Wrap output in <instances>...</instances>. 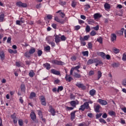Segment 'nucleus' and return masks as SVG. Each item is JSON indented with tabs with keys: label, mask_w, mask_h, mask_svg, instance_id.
<instances>
[{
	"label": "nucleus",
	"mask_w": 126,
	"mask_h": 126,
	"mask_svg": "<svg viewBox=\"0 0 126 126\" xmlns=\"http://www.w3.org/2000/svg\"><path fill=\"white\" fill-rule=\"evenodd\" d=\"M89 38H90V35H85L84 37L80 36L79 40L80 41L81 46H86V42L85 41H88Z\"/></svg>",
	"instance_id": "nucleus-1"
},
{
	"label": "nucleus",
	"mask_w": 126,
	"mask_h": 126,
	"mask_svg": "<svg viewBox=\"0 0 126 126\" xmlns=\"http://www.w3.org/2000/svg\"><path fill=\"white\" fill-rule=\"evenodd\" d=\"M52 63L53 64H56L57 65H63L64 64V63L62 61H58L57 60H52Z\"/></svg>",
	"instance_id": "nucleus-2"
},
{
	"label": "nucleus",
	"mask_w": 126,
	"mask_h": 126,
	"mask_svg": "<svg viewBox=\"0 0 126 126\" xmlns=\"http://www.w3.org/2000/svg\"><path fill=\"white\" fill-rule=\"evenodd\" d=\"M39 99L42 106H47V102H46V98H45V96L41 95Z\"/></svg>",
	"instance_id": "nucleus-3"
},
{
	"label": "nucleus",
	"mask_w": 126,
	"mask_h": 126,
	"mask_svg": "<svg viewBox=\"0 0 126 126\" xmlns=\"http://www.w3.org/2000/svg\"><path fill=\"white\" fill-rule=\"evenodd\" d=\"M75 85L77 87H78V88H81L82 90H85V89H86V86L81 83L77 82Z\"/></svg>",
	"instance_id": "nucleus-4"
},
{
	"label": "nucleus",
	"mask_w": 126,
	"mask_h": 126,
	"mask_svg": "<svg viewBox=\"0 0 126 126\" xmlns=\"http://www.w3.org/2000/svg\"><path fill=\"white\" fill-rule=\"evenodd\" d=\"M16 5L19 7H27V4H26V3H23L21 1L17 2Z\"/></svg>",
	"instance_id": "nucleus-5"
},
{
	"label": "nucleus",
	"mask_w": 126,
	"mask_h": 126,
	"mask_svg": "<svg viewBox=\"0 0 126 126\" xmlns=\"http://www.w3.org/2000/svg\"><path fill=\"white\" fill-rule=\"evenodd\" d=\"M55 21L58 22V23H60L61 24H64L65 23V21L63 19H60L58 16H56L54 18Z\"/></svg>",
	"instance_id": "nucleus-6"
},
{
	"label": "nucleus",
	"mask_w": 126,
	"mask_h": 126,
	"mask_svg": "<svg viewBox=\"0 0 126 126\" xmlns=\"http://www.w3.org/2000/svg\"><path fill=\"white\" fill-rule=\"evenodd\" d=\"M30 117L33 122H34V123H38V121L36 120V114H35L34 112H32Z\"/></svg>",
	"instance_id": "nucleus-7"
},
{
	"label": "nucleus",
	"mask_w": 126,
	"mask_h": 126,
	"mask_svg": "<svg viewBox=\"0 0 126 126\" xmlns=\"http://www.w3.org/2000/svg\"><path fill=\"white\" fill-rule=\"evenodd\" d=\"M50 110L49 112L51 113L52 116H56V110L54 109V108H53V106L52 105H50L49 106Z\"/></svg>",
	"instance_id": "nucleus-8"
},
{
	"label": "nucleus",
	"mask_w": 126,
	"mask_h": 126,
	"mask_svg": "<svg viewBox=\"0 0 126 126\" xmlns=\"http://www.w3.org/2000/svg\"><path fill=\"white\" fill-rule=\"evenodd\" d=\"M111 41L114 43L117 41V35L115 33H112L111 35Z\"/></svg>",
	"instance_id": "nucleus-9"
},
{
	"label": "nucleus",
	"mask_w": 126,
	"mask_h": 126,
	"mask_svg": "<svg viewBox=\"0 0 126 126\" xmlns=\"http://www.w3.org/2000/svg\"><path fill=\"white\" fill-rule=\"evenodd\" d=\"M51 73L55 75H61V72L55 69H52L51 70Z\"/></svg>",
	"instance_id": "nucleus-10"
},
{
	"label": "nucleus",
	"mask_w": 126,
	"mask_h": 126,
	"mask_svg": "<svg viewBox=\"0 0 126 126\" xmlns=\"http://www.w3.org/2000/svg\"><path fill=\"white\" fill-rule=\"evenodd\" d=\"M65 79L66 81H68V82H70L73 78L70 76V75H68L67 74H66L65 76Z\"/></svg>",
	"instance_id": "nucleus-11"
},
{
	"label": "nucleus",
	"mask_w": 126,
	"mask_h": 126,
	"mask_svg": "<svg viewBox=\"0 0 126 126\" xmlns=\"http://www.w3.org/2000/svg\"><path fill=\"white\" fill-rule=\"evenodd\" d=\"M98 103H100L102 106H106L108 104V102L106 100H104L102 99H98Z\"/></svg>",
	"instance_id": "nucleus-12"
},
{
	"label": "nucleus",
	"mask_w": 126,
	"mask_h": 126,
	"mask_svg": "<svg viewBox=\"0 0 126 126\" xmlns=\"http://www.w3.org/2000/svg\"><path fill=\"white\" fill-rule=\"evenodd\" d=\"M76 112H78V111L75 110L70 113V116H71L70 119H71V121H72L73 120H74V119H75V113H76Z\"/></svg>",
	"instance_id": "nucleus-13"
},
{
	"label": "nucleus",
	"mask_w": 126,
	"mask_h": 126,
	"mask_svg": "<svg viewBox=\"0 0 126 126\" xmlns=\"http://www.w3.org/2000/svg\"><path fill=\"white\" fill-rule=\"evenodd\" d=\"M97 56H99L100 57H101L102 59H106V54L104 52H97L96 53Z\"/></svg>",
	"instance_id": "nucleus-14"
},
{
	"label": "nucleus",
	"mask_w": 126,
	"mask_h": 126,
	"mask_svg": "<svg viewBox=\"0 0 126 126\" xmlns=\"http://www.w3.org/2000/svg\"><path fill=\"white\" fill-rule=\"evenodd\" d=\"M0 58L1 61H4L5 59V55L4 54V52L0 51Z\"/></svg>",
	"instance_id": "nucleus-15"
},
{
	"label": "nucleus",
	"mask_w": 126,
	"mask_h": 126,
	"mask_svg": "<svg viewBox=\"0 0 126 126\" xmlns=\"http://www.w3.org/2000/svg\"><path fill=\"white\" fill-rule=\"evenodd\" d=\"M55 42L58 44V43H60L61 42V37L60 36L56 35H55Z\"/></svg>",
	"instance_id": "nucleus-16"
},
{
	"label": "nucleus",
	"mask_w": 126,
	"mask_h": 126,
	"mask_svg": "<svg viewBox=\"0 0 126 126\" xmlns=\"http://www.w3.org/2000/svg\"><path fill=\"white\" fill-rule=\"evenodd\" d=\"M56 13H59V15L61 16L62 18H64V17L65 16V14L62 12V10H60L56 12Z\"/></svg>",
	"instance_id": "nucleus-17"
},
{
	"label": "nucleus",
	"mask_w": 126,
	"mask_h": 126,
	"mask_svg": "<svg viewBox=\"0 0 126 126\" xmlns=\"http://www.w3.org/2000/svg\"><path fill=\"white\" fill-rule=\"evenodd\" d=\"M102 15L100 14L99 13H96L94 15V19H98V18H101Z\"/></svg>",
	"instance_id": "nucleus-18"
},
{
	"label": "nucleus",
	"mask_w": 126,
	"mask_h": 126,
	"mask_svg": "<svg viewBox=\"0 0 126 126\" xmlns=\"http://www.w3.org/2000/svg\"><path fill=\"white\" fill-rule=\"evenodd\" d=\"M44 67H45L47 70H49V69H51V64L49 63H46L43 64Z\"/></svg>",
	"instance_id": "nucleus-19"
},
{
	"label": "nucleus",
	"mask_w": 126,
	"mask_h": 126,
	"mask_svg": "<svg viewBox=\"0 0 126 126\" xmlns=\"http://www.w3.org/2000/svg\"><path fill=\"white\" fill-rule=\"evenodd\" d=\"M70 105L76 108V101L75 100H72L70 102Z\"/></svg>",
	"instance_id": "nucleus-20"
},
{
	"label": "nucleus",
	"mask_w": 126,
	"mask_h": 126,
	"mask_svg": "<svg viewBox=\"0 0 126 126\" xmlns=\"http://www.w3.org/2000/svg\"><path fill=\"white\" fill-rule=\"evenodd\" d=\"M108 114L109 116H111V117H116V115L117 114H116V112L113 111H110L108 112Z\"/></svg>",
	"instance_id": "nucleus-21"
},
{
	"label": "nucleus",
	"mask_w": 126,
	"mask_h": 126,
	"mask_svg": "<svg viewBox=\"0 0 126 126\" xmlns=\"http://www.w3.org/2000/svg\"><path fill=\"white\" fill-rule=\"evenodd\" d=\"M96 94V90H95L94 89H92L90 91V95H91V96H94V95H95V94Z\"/></svg>",
	"instance_id": "nucleus-22"
},
{
	"label": "nucleus",
	"mask_w": 126,
	"mask_h": 126,
	"mask_svg": "<svg viewBox=\"0 0 126 126\" xmlns=\"http://www.w3.org/2000/svg\"><path fill=\"white\" fill-rule=\"evenodd\" d=\"M124 31H125V29L122 28V29H121V30L120 31H117V34H118L119 35H124Z\"/></svg>",
	"instance_id": "nucleus-23"
},
{
	"label": "nucleus",
	"mask_w": 126,
	"mask_h": 126,
	"mask_svg": "<svg viewBox=\"0 0 126 126\" xmlns=\"http://www.w3.org/2000/svg\"><path fill=\"white\" fill-rule=\"evenodd\" d=\"M100 106L99 105H97L94 108V111L96 113H100Z\"/></svg>",
	"instance_id": "nucleus-24"
},
{
	"label": "nucleus",
	"mask_w": 126,
	"mask_h": 126,
	"mask_svg": "<svg viewBox=\"0 0 126 126\" xmlns=\"http://www.w3.org/2000/svg\"><path fill=\"white\" fill-rule=\"evenodd\" d=\"M112 51L114 54H119V53H120V49L115 47L113 48Z\"/></svg>",
	"instance_id": "nucleus-25"
},
{
	"label": "nucleus",
	"mask_w": 126,
	"mask_h": 126,
	"mask_svg": "<svg viewBox=\"0 0 126 126\" xmlns=\"http://www.w3.org/2000/svg\"><path fill=\"white\" fill-rule=\"evenodd\" d=\"M82 54L84 57H88L89 56V52L88 51H83Z\"/></svg>",
	"instance_id": "nucleus-26"
},
{
	"label": "nucleus",
	"mask_w": 126,
	"mask_h": 126,
	"mask_svg": "<svg viewBox=\"0 0 126 126\" xmlns=\"http://www.w3.org/2000/svg\"><path fill=\"white\" fill-rule=\"evenodd\" d=\"M36 52V49L32 47V48L30 49L29 50V53L31 54V55H32L34 54Z\"/></svg>",
	"instance_id": "nucleus-27"
},
{
	"label": "nucleus",
	"mask_w": 126,
	"mask_h": 126,
	"mask_svg": "<svg viewBox=\"0 0 126 126\" xmlns=\"http://www.w3.org/2000/svg\"><path fill=\"white\" fill-rule=\"evenodd\" d=\"M85 31L86 33H89V32L91 31V29L90 28V26H89V25H87L86 27Z\"/></svg>",
	"instance_id": "nucleus-28"
},
{
	"label": "nucleus",
	"mask_w": 126,
	"mask_h": 126,
	"mask_svg": "<svg viewBox=\"0 0 126 126\" xmlns=\"http://www.w3.org/2000/svg\"><path fill=\"white\" fill-rule=\"evenodd\" d=\"M21 91H22V92H25L26 91L25 85H24V84H22L21 85Z\"/></svg>",
	"instance_id": "nucleus-29"
},
{
	"label": "nucleus",
	"mask_w": 126,
	"mask_h": 126,
	"mask_svg": "<svg viewBox=\"0 0 126 126\" xmlns=\"http://www.w3.org/2000/svg\"><path fill=\"white\" fill-rule=\"evenodd\" d=\"M104 7L105 9H110V8H111V6H110V4L108 3H105L104 5Z\"/></svg>",
	"instance_id": "nucleus-30"
},
{
	"label": "nucleus",
	"mask_w": 126,
	"mask_h": 126,
	"mask_svg": "<svg viewBox=\"0 0 126 126\" xmlns=\"http://www.w3.org/2000/svg\"><path fill=\"white\" fill-rule=\"evenodd\" d=\"M4 14L2 13L0 15V22H3V19H4Z\"/></svg>",
	"instance_id": "nucleus-31"
},
{
	"label": "nucleus",
	"mask_w": 126,
	"mask_h": 126,
	"mask_svg": "<svg viewBox=\"0 0 126 126\" xmlns=\"http://www.w3.org/2000/svg\"><path fill=\"white\" fill-rule=\"evenodd\" d=\"M73 76L75 78H80V77H81V75L77 73H74Z\"/></svg>",
	"instance_id": "nucleus-32"
},
{
	"label": "nucleus",
	"mask_w": 126,
	"mask_h": 126,
	"mask_svg": "<svg viewBox=\"0 0 126 126\" xmlns=\"http://www.w3.org/2000/svg\"><path fill=\"white\" fill-rule=\"evenodd\" d=\"M35 97H36V93L32 92L30 94V99H33Z\"/></svg>",
	"instance_id": "nucleus-33"
},
{
	"label": "nucleus",
	"mask_w": 126,
	"mask_h": 126,
	"mask_svg": "<svg viewBox=\"0 0 126 126\" xmlns=\"http://www.w3.org/2000/svg\"><path fill=\"white\" fill-rule=\"evenodd\" d=\"M29 75L30 77H33L35 75V73L32 70H31L29 73Z\"/></svg>",
	"instance_id": "nucleus-34"
},
{
	"label": "nucleus",
	"mask_w": 126,
	"mask_h": 126,
	"mask_svg": "<svg viewBox=\"0 0 126 126\" xmlns=\"http://www.w3.org/2000/svg\"><path fill=\"white\" fill-rule=\"evenodd\" d=\"M83 105L85 106V108H86V109H90V106H89V103H88V102H84Z\"/></svg>",
	"instance_id": "nucleus-35"
},
{
	"label": "nucleus",
	"mask_w": 126,
	"mask_h": 126,
	"mask_svg": "<svg viewBox=\"0 0 126 126\" xmlns=\"http://www.w3.org/2000/svg\"><path fill=\"white\" fill-rule=\"evenodd\" d=\"M97 80H99L101 77H102V72H100V71H98L97 72Z\"/></svg>",
	"instance_id": "nucleus-36"
},
{
	"label": "nucleus",
	"mask_w": 126,
	"mask_h": 126,
	"mask_svg": "<svg viewBox=\"0 0 126 126\" xmlns=\"http://www.w3.org/2000/svg\"><path fill=\"white\" fill-rule=\"evenodd\" d=\"M92 63H94L93 59H92L89 60L87 63V64L88 65H89V64H92Z\"/></svg>",
	"instance_id": "nucleus-37"
},
{
	"label": "nucleus",
	"mask_w": 126,
	"mask_h": 126,
	"mask_svg": "<svg viewBox=\"0 0 126 126\" xmlns=\"http://www.w3.org/2000/svg\"><path fill=\"white\" fill-rule=\"evenodd\" d=\"M76 4H77V2L75 1V0H73L72 1L71 5L72 7H73L74 8L76 6Z\"/></svg>",
	"instance_id": "nucleus-38"
},
{
	"label": "nucleus",
	"mask_w": 126,
	"mask_h": 126,
	"mask_svg": "<svg viewBox=\"0 0 126 126\" xmlns=\"http://www.w3.org/2000/svg\"><path fill=\"white\" fill-rule=\"evenodd\" d=\"M30 52L27 51L25 54H24V56L26 57V58H30Z\"/></svg>",
	"instance_id": "nucleus-39"
},
{
	"label": "nucleus",
	"mask_w": 126,
	"mask_h": 126,
	"mask_svg": "<svg viewBox=\"0 0 126 126\" xmlns=\"http://www.w3.org/2000/svg\"><path fill=\"white\" fill-rule=\"evenodd\" d=\"M74 109V107H69V106H66V111H72Z\"/></svg>",
	"instance_id": "nucleus-40"
},
{
	"label": "nucleus",
	"mask_w": 126,
	"mask_h": 126,
	"mask_svg": "<svg viewBox=\"0 0 126 126\" xmlns=\"http://www.w3.org/2000/svg\"><path fill=\"white\" fill-rule=\"evenodd\" d=\"M85 106H84V104H83L80 106V108H79V110L83 112L85 110Z\"/></svg>",
	"instance_id": "nucleus-41"
},
{
	"label": "nucleus",
	"mask_w": 126,
	"mask_h": 126,
	"mask_svg": "<svg viewBox=\"0 0 126 126\" xmlns=\"http://www.w3.org/2000/svg\"><path fill=\"white\" fill-rule=\"evenodd\" d=\"M42 54H43V51H42V50H39L37 51L38 57H41V56H42Z\"/></svg>",
	"instance_id": "nucleus-42"
},
{
	"label": "nucleus",
	"mask_w": 126,
	"mask_h": 126,
	"mask_svg": "<svg viewBox=\"0 0 126 126\" xmlns=\"http://www.w3.org/2000/svg\"><path fill=\"white\" fill-rule=\"evenodd\" d=\"M99 122L101 123V124H107V122L105 121L103 118H100L99 119Z\"/></svg>",
	"instance_id": "nucleus-43"
},
{
	"label": "nucleus",
	"mask_w": 126,
	"mask_h": 126,
	"mask_svg": "<svg viewBox=\"0 0 126 126\" xmlns=\"http://www.w3.org/2000/svg\"><path fill=\"white\" fill-rule=\"evenodd\" d=\"M63 86H59L58 88L57 92L59 93L60 91H63Z\"/></svg>",
	"instance_id": "nucleus-44"
},
{
	"label": "nucleus",
	"mask_w": 126,
	"mask_h": 126,
	"mask_svg": "<svg viewBox=\"0 0 126 126\" xmlns=\"http://www.w3.org/2000/svg\"><path fill=\"white\" fill-rule=\"evenodd\" d=\"M97 41L98 42V43H100V44L103 43V38H102L101 37H100L99 38L97 39Z\"/></svg>",
	"instance_id": "nucleus-45"
},
{
	"label": "nucleus",
	"mask_w": 126,
	"mask_h": 126,
	"mask_svg": "<svg viewBox=\"0 0 126 126\" xmlns=\"http://www.w3.org/2000/svg\"><path fill=\"white\" fill-rule=\"evenodd\" d=\"M95 23V21H94V20H93V19H90L88 21V24H91V23Z\"/></svg>",
	"instance_id": "nucleus-46"
},
{
	"label": "nucleus",
	"mask_w": 126,
	"mask_h": 126,
	"mask_svg": "<svg viewBox=\"0 0 126 126\" xmlns=\"http://www.w3.org/2000/svg\"><path fill=\"white\" fill-rule=\"evenodd\" d=\"M90 34L91 36H95L96 34H97V33H96V32L95 31H92Z\"/></svg>",
	"instance_id": "nucleus-47"
},
{
	"label": "nucleus",
	"mask_w": 126,
	"mask_h": 126,
	"mask_svg": "<svg viewBox=\"0 0 126 126\" xmlns=\"http://www.w3.org/2000/svg\"><path fill=\"white\" fill-rule=\"evenodd\" d=\"M44 51H51V47L50 46H47L44 47Z\"/></svg>",
	"instance_id": "nucleus-48"
},
{
	"label": "nucleus",
	"mask_w": 126,
	"mask_h": 126,
	"mask_svg": "<svg viewBox=\"0 0 126 126\" xmlns=\"http://www.w3.org/2000/svg\"><path fill=\"white\" fill-rule=\"evenodd\" d=\"M72 68H73V70H77L78 69H79V68H80V65H77L74 67H72Z\"/></svg>",
	"instance_id": "nucleus-49"
},
{
	"label": "nucleus",
	"mask_w": 126,
	"mask_h": 126,
	"mask_svg": "<svg viewBox=\"0 0 126 126\" xmlns=\"http://www.w3.org/2000/svg\"><path fill=\"white\" fill-rule=\"evenodd\" d=\"M40 120H41L42 122L44 123V124H46L47 121L45 118H44V117L42 116L41 117H40Z\"/></svg>",
	"instance_id": "nucleus-50"
},
{
	"label": "nucleus",
	"mask_w": 126,
	"mask_h": 126,
	"mask_svg": "<svg viewBox=\"0 0 126 126\" xmlns=\"http://www.w3.org/2000/svg\"><path fill=\"white\" fill-rule=\"evenodd\" d=\"M18 124H19V125L20 126H23V121L21 119L19 120Z\"/></svg>",
	"instance_id": "nucleus-51"
},
{
	"label": "nucleus",
	"mask_w": 126,
	"mask_h": 126,
	"mask_svg": "<svg viewBox=\"0 0 126 126\" xmlns=\"http://www.w3.org/2000/svg\"><path fill=\"white\" fill-rule=\"evenodd\" d=\"M37 112H38V115L39 118L43 117V114H42V111L38 110Z\"/></svg>",
	"instance_id": "nucleus-52"
},
{
	"label": "nucleus",
	"mask_w": 126,
	"mask_h": 126,
	"mask_svg": "<svg viewBox=\"0 0 126 126\" xmlns=\"http://www.w3.org/2000/svg\"><path fill=\"white\" fill-rule=\"evenodd\" d=\"M122 85L125 87H126V79H124L122 81Z\"/></svg>",
	"instance_id": "nucleus-53"
},
{
	"label": "nucleus",
	"mask_w": 126,
	"mask_h": 126,
	"mask_svg": "<svg viewBox=\"0 0 126 126\" xmlns=\"http://www.w3.org/2000/svg\"><path fill=\"white\" fill-rule=\"evenodd\" d=\"M71 60L72 62H75L76 61V56H73L71 57Z\"/></svg>",
	"instance_id": "nucleus-54"
},
{
	"label": "nucleus",
	"mask_w": 126,
	"mask_h": 126,
	"mask_svg": "<svg viewBox=\"0 0 126 126\" xmlns=\"http://www.w3.org/2000/svg\"><path fill=\"white\" fill-rule=\"evenodd\" d=\"M88 49H92L93 46H92V43L91 42H89L88 44Z\"/></svg>",
	"instance_id": "nucleus-55"
},
{
	"label": "nucleus",
	"mask_w": 126,
	"mask_h": 126,
	"mask_svg": "<svg viewBox=\"0 0 126 126\" xmlns=\"http://www.w3.org/2000/svg\"><path fill=\"white\" fill-rule=\"evenodd\" d=\"M60 39L62 40V41H65L66 40V37H65L64 35H62L60 37Z\"/></svg>",
	"instance_id": "nucleus-56"
},
{
	"label": "nucleus",
	"mask_w": 126,
	"mask_h": 126,
	"mask_svg": "<svg viewBox=\"0 0 126 126\" xmlns=\"http://www.w3.org/2000/svg\"><path fill=\"white\" fill-rule=\"evenodd\" d=\"M46 17H47V19L51 20V19H53V15L48 14L47 15Z\"/></svg>",
	"instance_id": "nucleus-57"
},
{
	"label": "nucleus",
	"mask_w": 126,
	"mask_h": 126,
	"mask_svg": "<svg viewBox=\"0 0 126 126\" xmlns=\"http://www.w3.org/2000/svg\"><path fill=\"white\" fill-rule=\"evenodd\" d=\"M79 126H87V124H86V123H85V122H83L81 124H79Z\"/></svg>",
	"instance_id": "nucleus-58"
},
{
	"label": "nucleus",
	"mask_w": 126,
	"mask_h": 126,
	"mask_svg": "<svg viewBox=\"0 0 126 126\" xmlns=\"http://www.w3.org/2000/svg\"><path fill=\"white\" fill-rule=\"evenodd\" d=\"M51 26L54 28V29H57V24L52 23L51 24Z\"/></svg>",
	"instance_id": "nucleus-59"
},
{
	"label": "nucleus",
	"mask_w": 126,
	"mask_h": 126,
	"mask_svg": "<svg viewBox=\"0 0 126 126\" xmlns=\"http://www.w3.org/2000/svg\"><path fill=\"white\" fill-rule=\"evenodd\" d=\"M80 28H81V27L79 25L75 26V30H76V31H78V30H79Z\"/></svg>",
	"instance_id": "nucleus-60"
},
{
	"label": "nucleus",
	"mask_w": 126,
	"mask_h": 126,
	"mask_svg": "<svg viewBox=\"0 0 126 126\" xmlns=\"http://www.w3.org/2000/svg\"><path fill=\"white\" fill-rule=\"evenodd\" d=\"M101 116H102V113L97 114L96 115V119H99V118H101Z\"/></svg>",
	"instance_id": "nucleus-61"
},
{
	"label": "nucleus",
	"mask_w": 126,
	"mask_h": 126,
	"mask_svg": "<svg viewBox=\"0 0 126 126\" xmlns=\"http://www.w3.org/2000/svg\"><path fill=\"white\" fill-rule=\"evenodd\" d=\"M15 115L16 114L14 113L13 115H11V119H12L13 120H15V119H16V116Z\"/></svg>",
	"instance_id": "nucleus-62"
},
{
	"label": "nucleus",
	"mask_w": 126,
	"mask_h": 126,
	"mask_svg": "<svg viewBox=\"0 0 126 126\" xmlns=\"http://www.w3.org/2000/svg\"><path fill=\"white\" fill-rule=\"evenodd\" d=\"M93 29L95 31H98V30H99V25H97L96 27H94Z\"/></svg>",
	"instance_id": "nucleus-63"
},
{
	"label": "nucleus",
	"mask_w": 126,
	"mask_h": 126,
	"mask_svg": "<svg viewBox=\"0 0 126 126\" xmlns=\"http://www.w3.org/2000/svg\"><path fill=\"white\" fill-rule=\"evenodd\" d=\"M122 61H124L125 62L126 61V55L124 54L122 57Z\"/></svg>",
	"instance_id": "nucleus-64"
}]
</instances>
